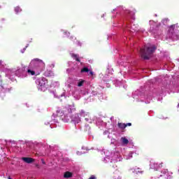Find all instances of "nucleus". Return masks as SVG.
<instances>
[{
	"instance_id": "f257e3e1",
	"label": "nucleus",
	"mask_w": 179,
	"mask_h": 179,
	"mask_svg": "<svg viewBox=\"0 0 179 179\" xmlns=\"http://www.w3.org/2000/svg\"><path fill=\"white\" fill-rule=\"evenodd\" d=\"M75 111H76V108L74 104L67 105L62 109L58 108L56 110V113H53L52 121L45 122V125H50V128L57 127V125H54V124H58V118L62 119L64 122H69L71 121L73 124H79L82 120L78 113L73 115Z\"/></svg>"
},
{
	"instance_id": "f03ea898",
	"label": "nucleus",
	"mask_w": 179,
	"mask_h": 179,
	"mask_svg": "<svg viewBox=\"0 0 179 179\" xmlns=\"http://www.w3.org/2000/svg\"><path fill=\"white\" fill-rule=\"evenodd\" d=\"M115 12L117 15H121L124 17V21L123 23V30L124 31L125 36H127V33H135L136 31H139V25L133 24L131 27V22L132 20H135V13L132 11H129V10H127V8L120 6L113 10V17H114V15H115Z\"/></svg>"
},
{
	"instance_id": "7ed1b4c3",
	"label": "nucleus",
	"mask_w": 179,
	"mask_h": 179,
	"mask_svg": "<svg viewBox=\"0 0 179 179\" xmlns=\"http://www.w3.org/2000/svg\"><path fill=\"white\" fill-rule=\"evenodd\" d=\"M102 157V162L103 163H117V162H121L122 160V156L118 150H115L113 152L108 150H103L100 152Z\"/></svg>"
},
{
	"instance_id": "20e7f679",
	"label": "nucleus",
	"mask_w": 179,
	"mask_h": 179,
	"mask_svg": "<svg viewBox=\"0 0 179 179\" xmlns=\"http://www.w3.org/2000/svg\"><path fill=\"white\" fill-rule=\"evenodd\" d=\"M155 51H156V46H155V45L148 43L140 50L141 58H143V59H149V58L153 55V52H155Z\"/></svg>"
},
{
	"instance_id": "39448f33",
	"label": "nucleus",
	"mask_w": 179,
	"mask_h": 179,
	"mask_svg": "<svg viewBox=\"0 0 179 179\" xmlns=\"http://www.w3.org/2000/svg\"><path fill=\"white\" fill-rule=\"evenodd\" d=\"M10 73L8 77L9 79L13 80V75L17 76V78H20L21 79H24V78H27V71H26V67L24 66H18L16 70L8 71Z\"/></svg>"
},
{
	"instance_id": "423d86ee",
	"label": "nucleus",
	"mask_w": 179,
	"mask_h": 179,
	"mask_svg": "<svg viewBox=\"0 0 179 179\" xmlns=\"http://www.w3.org/2000/svg\"><path fill=\"white\" fill-rule=\"evenodd\" d=\"M166 40H171L172 41L179 40L178 24H173L169 27L166 34Z\"/></svg>"
},
{
	"instance_id": "0eeeda50",
	"label": "nucleus",
	"mask_w": 179,
	"mask_h": 179,
	"mask_svg": "<svg viewBox=\"0 0 179 179\" xmlns=\"http://www.w3.org/2000/svg\"><path fill=\"white\" fill-rule=\"evenodd\" d=\"M30 66H34L36 75H40L45 69V63L43 60L36 58L31 60Z\"/></svg>"
},
{
	"instance_id": "6e6552de",
	"label": "nucleus",
	"mask_w": 179,
	"mask_h": 179,
	"mask_svg": "<svg viewBox=\"0 0 179 179\" xmlns=\"http://www.w3.org/2000/svg\"><path fill=\"white\" fill-rule=\"evenodd\" d=\"M133 99L136 100V101H143L146 104H149L152 100V96L150 95H146L142 94L139 90L135 91L133 93Z\"/></svg>"
},
{
	"instance_id": "1a4fd4ad",
	"label": "nucleus",
	"mask_w": 179,
	"mask_h": 179,
	"mask_svg": "<svg viewBox=\"0 0 179 179\" xmlns=\"http://www.w3.org/2000/svg\"><path fill=\"white\" fill-rule=\"evenodd\" d=\"M36 83L38 85L39 92H45L48 89V80L44 77L37 79Z\"/></svg>"
},
{
	"instance_id": "9d476101",
	"label": "nucleus",
	"mask_w": 179,
	"mask_h": 179,
	"mask_svg": "<svg viewBox=\"0 0 179 179\" xmlns=\"http://www.w3.org/2000/svg\"><path fill=\"white\" fill-rule=\"evenodd\" d=\"M90 90L89 89H85L80 90L78 87H74V90L72 92V96L75 100H79L80 99V94L83 96H87L90 94Z\"/></svg>"
},
{
	"instance_id": "9b49d317",
	"label": "nucleus",
	"mask_w": 179,
	"mask_h": 179,
	"mask_svg": "<svg viewBox=\"0 0 179 179\" xmlns=\"http://www.w3.org/2000/svg\"><path fill=\"white\" fill-rule=\"evenodd\" d=\"M150 33L154 34L155 38H160V34L157 31V24L153 20H150Z\"/></svg>"
},
{
	"instance_id": "f8f14e48",
	"label": "nucleus",
	"mask_w": 179,
	"mask_h": 179,
	"mask_svg": "<svg viewBox=\"0 0 179 179\" xmlns=\"http://www.w3.org/2000/svg\"><path fill=\"white\" fill-rule=\"evenodd\" d=\"M163 177L164 179H172L173 178V172L169 171L168 169H164L160 172L159 176L151 177V179H157Z\"/></svg>"
},
{
	"instance_id": "ddd939ff",
	"label": "nucleus",
	"mask_w": 179,
	"mask_h": 179,
	"mask_svg": "<svg viewBox=\"0 0 179 179\" xmlns=\"http://www.w3.org/2000/svg\"><path fill=\"white\" fill-rule=\"evenodd\" d=\"M50 94H52V96H53V97H55V99H59V97H69V95H68L66 94V92H63L62 94H61L60 95H57V92L54 91V90H50Z\"/></svg>"
},
{
	"instance_id": "4468645a",
	"label": "nucleus",
	"mask_w": 179,
	"mask_h": 179,
	"mask_svg": "<svg viewBox=\"0 0 179 179\" xmlns=\"http://www.w3.org/2000/svg\"><path fill=\"white\" fill-rule=\"evenodd\" d=\"M163 167V163L158 164L155 162H150V169H152V170H159V169H162Z\"/></svg>"
},
{
	"instance_id": "2eb2a0df",
	"label": "nucleus",
	"mask_w": 179,
	"mask_h": 179,
	"mask_svg": "<svg viewBox=\"0 0 179 179\" xmlns=\"http://www.w3.org/2000/svg\"><path fill=\"white\" fill-rule=\"evenodd\" d=\"M87 73L89 76H91L92 79H94V72L93 71L89 69L87 67H83L81 69V73Z\"/></svg>"
},
{
	"instance_id": "dca6fc26",
	"label": "nucleus",
	"mask_w": 179,
	"mask_h": 179,
	"mask_svg": "<svg viewBox=\"0 0 179 179\" xmlns=\"http://www.w3.org/2000/svg\"><path fill=\"white\" fill-rule=\"evenodd\" d=\"M129 171L133 173V174H143V171H142V169L138 166L131 168Z\"/></svg>"
},
{
	"instance_id": "f3484780",
	"label": "nucleus",
	"mask_w": 179,
	"mask_h": 179,
	"mask_svg": "<svg viewBox=\"0 0 179 179\" xmlns=\"http://www.w3.org/2000/svg\"><path fill=\"white\" fill-rule=\"evenodd\" d=\"M97 94V92L92 91L91 93L90 92V97H92V96H96ZM98 99L101 101V100H104V96H103L102 93L98 94Z\"/></svg>"
},
{
	"instance_id": "a211bd4d",
	"label": "nucleus",
	"mask_w": 179,
	"mask_h": 179,
	"mask_svg": "<svg viewBox=\"0 0 179 179\" xmlns=\"http://www.w3.org/2000/svg\"><path fill=\"white\" fill-rule=\"evenodd\" d=\"M32 69H28L27 71V75H30L31 76H34V75H37L34 66H30Z\"/></svg>"
},
{
	"instance_id": "6ab92c4d",
	"label": "nucleus",
	"mask_w": 179,
	"mask_h": 179,
	"mask_svg": "<svg viewBox=\"0 0 179 179\" xmlns=\"http://www.w3.org/2000/svg\"><path fill=\"white\" fill-rule=\"evenodd\" d=\"M22 162H24V163H27V164H31V163H34V159L31 157H22Z\"/></svg>"
},
{
	"instance_id": "aec40b11",
	"label": "nucleus",
	"mask_w": 179,
	"mask_h": 179,
	"mask_svg": "<svg viewBox=\"0 0 179 179\" xmlns=\"http://www.w3.org/2000/svg\"><path fill=\"white\" fill-rule=\"evenodd\" d=\"M120 142H121L122 146H127V145H128V143H129V141L127 140V138H126L125 137H122L120 138Z\"/></svg>"
},
{
	"instance_id": "412c9836",
	"label": "nucleus",
	"mask_w": 179,
	"mask_h": 179,
	"mask_svg": "<svg viewBox=\"0 0 179 179\" xmlns=\"http://www.w3.org/2000/svg\"><path fill=\"white\" fill-rule=\"evenodd\" d=\"M80 117H84L85 118H86L87 117H89L90 114L89 113V112H86L84 110H81L80 111Z\"/></svg>"
},
{
	"instance_id": "4be33fe9",
	"label": "nucleus",
	"mask_w": 179,
	"mask_h": 179,
	"mask_svg": "<svg viewBox=\"0 0 179 179\" xmlns=\"http://www.w3.org/2000/svg\"><path fill=\"white\" fill-rule=\"evenodd\" d=\"M85 85H86V80H85L80 79L77 82V86L78 87H82V86H85Z\"/></svg>"
},
{
	"instance_id": "5701e85b",
	"label": "nucleus",
	"mask_w": 179,
	"mask_h": 179,
	"mask_svg": "<svg viewBox=\"0 0 179 179\" xmlns=\"http://www.w3.org/2000/svg\"><path fill=\"white\" fill-rule=\"evenodd\" d=\"M71 82H72V79L69 78V80H67V92H69V93H71V91L72 90V86L71 85V84H69Z\"/></svg>"
},
{
	"instance_id": "b1692460",
	"label": "nucleus",
	"mask_w": 179,
	"mask_h": 179,
	"mask_svg": "<svg viewBox=\"0 0 179 179\" xmlns=\"http://www.w3.org/2000/svg\"><path fill=\"white\" fill-rule=\"evenodd\" d=\"M85 121L86 122H88V124H92L94 120H93L91 117L90 115H89V117H85Z\"/></svg>"
},
{
	"instance_id": "393cba45",
	"label": "nucleus",
	"mask_w": 179,
	"mask_h": 179,
	"mask_svg": "<svg viewBox=\"0 0 179 179\" xmlns=\"http://www.w3.org/2000/svg\"><path fill=\"white\" fill-rule=\"evenodd\" d=\"M113 179H121V176H120V171H116L115 172Z\"/></svg>"
},
{
	"instance_id": "a878e982",
	"label": "nucleus",
	"mask_w": 179,
	"mask_h": 179,
	"mask_svg": "<svg viewBox=\"0 0 179 179\" xmlns=\"http://www.w3.org/2000/svg\"><path fill=\"white\" fill-rule=\"evenodd\" d=\"M133 155L134 152H130L128 155H124V159H126V160H129V159H132Z\"/></svg>"
},
{
	"instance_id": "bb28decb",
	"label": "nucleus",
	"mask_w": 179,
	"mask_h": 179,
	"mask_svg": "<svg viewBox=\"0 0 179 179\" xmlns=\"http://www.w3.org/2000/svg\"><path fill=\"white\" fill-rule=\"evenodd\" d=\"M64 178H71L72 177V173H71L69 171H66L64 174Z\"/></svg>"
},
{
	"instance_id": "cd10ccee",
	"label": "nucleus",
	"mask_w": 179,
	"mask_h": 179,
	"mask_svg": "<svg viewBox=\"0 0 179 179\" xmlns=\"http://www.w3.org/2000/svg\"><path fill=\"white\" fill-rule=\"evenodd\" d=\"M117 125L120 129H125L127 128V124L124 123H118Z\"/></svg>"
},
{
	"instance_id": "c85d7f7f",
	"label": "nucleus",
	"mask_w": 179,
	"mask_h": 179,
	"mask_svg": "<svg viewBox=\"0 0 179 179\" xmlns=\"http://www.w3.org/2000/svg\"><path fill=\"white\" fill-rule=\"evenodd\" d=\"M72 58H74V59H76V61H78V62H80V60L79 59V56L78 55H75V54H71Z\"/></svg>"
},
{
	"instance_id": "c756f323",
	"label": "nucleus",
	"mask_w": 179,
	"mask_h": 179,
	"mask_svg": "<svg viewBox=\"0 0 179 179\" xmlns=\"http://www.w3.org/2000/svg\"><path fill=\"white\" fill-rule=\"evenodd\" d=\"M171 85L166 84V85L162 86V90L164 92V90H167V89H170Z\"/></svg>"
},
{
	"instance_id": "7c9ffc66",
	"label": "nucleus",
	"mask_w": 179,
	"mask_h": 179,
	"mask_svg": "<svg viewBox=\"0 0 179 179\" xmlns=\"http://www.w3.org/2000/svg\"><path fill=\"white\" fill-rule=\"evenodd\" d=\"M122 83H124V81H120L117 80L115 86H119L120 87H121V86H122Z\"/></svg>"
},
{
	"instance_id": "2f4dec72",
	"label": "nucleus",
	"mask_w": 179,
	"mask_h": 179,
	"mask_svg": "<svg viewBox=\"0 0 179 179\" xmlns=\"http://www.w3.org/2000/svg\"><path fill=\"white\" fill-rule=\"evenodd\" d=\"M44 75H45V76H47V77L52 76V72H51V71H45L44 73Z\"/></svg>"
},
{
	"instance_id": "473e14b6",
	"label": "nucleus",
	"mask_w": 179,
	"mask_h": 179,
	"mask_svg": "<svg viewBox=\"0 0 179 179\" xmlns=\"http://www.w3.org/2000/svg\"><path fill=\"white\" fill-rule=\"evenodd\" d=\"M15 13H19V12H22V9L20 8V7L17 6L15 8Z\"/></svg>"
},
{
	"instance_id": "72a5a7b5",
	"label": "nucleus",
	"mask_w": 179,
	"mask_h": 179,
	"mask_svg": "<svg viewBox=\"0 0 179 179\" xmlns=\"http://www.w3.org/2000/svg\"><path fill=\"white\" fill-rule=\"evenodd\" d=\"M103 135H108V138L110 139V138H111L110 136V131H108V130H106L105 131H103Z\"/></svg>"
},
{
	"instance_id": "f704fd0d",
	"label": "nucleus",
	"mask_w": 179,
	"mask_h": 179,
	"mask_svg": "<svg viewBox=\"0 0 179 179\" xmlns=\"http://www.w3.org/2000/svg\"><path fill=\"white\" fill-rule=\"evenodd\" d=\"M162 22L163 24H166V23H167V22H169V19L164 18V20H162Z\"/></svg>"
},
{
	"instance_id": "c9c22d12",
	"label": "nucleus",
	"mask_w": 179,
	"mask_h": 179,
	"mask_svg": "<svg viewBox=\"0 0 179 179\" xmlns=\"http://www.w3.org/2000/svg\"><path fill=\"white\" fill-rule=\"evenodd\" d=\"M68 34H69V32L64 31L63 37H68Z\"/></svg>"
},
{
	"instance_id": "e433bc0d",
	"label": "nucleus",
	"mask_w": 179,
	"mask_h": 179,
	"mask_svg": "<svg viewBox=\"0 0 179 179\" xmlns=\"http://www.w3.org/2000/svg\"><path fill=\"white\" fill-rule=\"evenodd\" d=\"M176 78L177 82H179V76L178 75L174 76L173 79H176Z\"/></svg>"
},
{
	"instance_id": "4c0bfd02",
	"label": "nucleus",
	"mask_w": 179,
	"mask_h": 179,
	"mask_svg": "<svg viewBox=\"0 0 179 179\" xmlns=\"http://www.w3.org/2000/svg\"><path fill=\"white\" fill-rule=\"evenodd\" d=\"M86 100V103H90V101H92V99L91 98H85Z\"/></svg>"
},
{
	"instance_id": "58836bf2",
	"label": "nucleus",
	"mask_w": 179,
	"mask_h": 179,
	"mask_svg": "<svg viewBox=\"0 0 179 179\" xmlns=\"http://www.w3.org/2000/svg\"><path fill=\"white\" fill-rule=\"evenodd\" d=\"M83 153H86V152H79V151H78V152H76V154H77L78 156H80L81 155H83Z\"/></svg>"
},
{
	"instance_id": "ea45409f",
	"label": "nucleus",
	"mask_w": 179,
	"mask_h": 179,
	"mask_svg": "<svg viewBox=\"0 0 179 179\" xmlns=\"http://www.w3.org/2000/svg\"><path fill=\"white\" fill-rule=\"evenodd\" d=\"M26 48H27V46H26L25 48H23L22 50H21V52L23 54V52H24L26 51Z\"/></svg>"
},
{
	"instance_id": "a19ab883",
	"label": "nucleus",
	"mask_w": 179,
	"mask_h": 179,
	"mask_svg": "<svg viewBox=\"0 0 179 179\" xmlns=\"http://www.w3.org/2000/svg\"><path fill=\"white\" fill-rule=\"evenodd\" d=\"M89 179H96V176H92Z\"/></svg>"
},
{
	"instance_id": "79ce46f5",
	"label": "nucleus",
	"mask_w": 179,
	"mask_h": 179,
	"mask_svg": "<svg viewBox=\"0 0 179 179\" xmlns=\"http://www.w3.org/2000/svg\"><path fill=\"white\" fill-rule=\"evenodd\" d=\"M76 43H77L78 45H80V46L82 45V43L80 42L77 41Z\"/></svg>"
},
{
	"instance_id": "37998d69",
	"label": "nucleus",
	"mask_w": 179,
	"mask_h": 179,
	"mask_svg": "<svg viewBox=\"0 0 179 179\" xmlns=\"http://www.w3.org/2000/svg\"><path fill=\"white\" fill-rule=\"evenodd\" d=\"M1 92H3V85H1Z\"/></svg>"
},
{
	"instance_id": "c03bdc74",
	"label": "nucleus",
	"mask_w": 179,
	"mask_h": 179,
	"mask_svg": "<svg viewBox=\"0 0 179 179\" xmlns=\"http://www.w3.org/2000/svg\"><path fill=\"white\" fill-rule=\"evenodd\" d=\"M131 125H132V124H131V123H127V127H131Z\"/></svg>"
},
{
	"instance_id": "a18cd8bd",
	"label": "nucleus",
	"mask_w": 179,
	"mask_h": 179,
	"mask_svg": "<svg viewBox=\"0 0 179 179\" xmlns=\"http://www.w3.org/2000/svg\"><path fill=\"white\" fill-rule=\"evenodd\" d=\"M70 38H74V40H76V38L73 36L70 37Z\"/></svg>"
},
{
	"instance_id": "49530a36",
	"label": "nucleus",
	"mask_w": 179,
	"mask_h": 179,
	"mask_svg": "<svg viewBox=\"0 0 179 179\" xmlns=\"http://www.w3.org/2000/svg\"><path fill=\"white\" fill-rule=\"evenodd\" d=\"M0 65H2V61H0Z\"/></svg>"
},
{
	"instance_id": "de8ad7c7",
	"label": "nucleus",
	"mask_w": 179,
	"mask_h": 179,
	"mask_svg": "<svg viewBox=\"0 0 179 179\" xmlns=\"http://www.w3.org/2000/svg\"><path fill=\"white\" fill-rule=\"evenodd\" d=\"M10 142H12V143H15V141H10Z\"/></svg>"
},
{
	"instance_id": "09e8293b",
	"label": "nucleus",
	"mask_w": 179,
	"mask_h": 179,
	"mask_svg": "<svg viewBox=\"0 0 179 179\" xmlns=\"http://www.w3.org/2000/svg\"><path fill=\"white\" fill-rule=\"evenodd\" d=\"M103 16H104V14L101 16V17H103Z\"/></svg>"
},
{
	"instance_id": "8fccbe9b",
	"label": "nucleus",
	"mask_w": 179,
	"mask_h": 179,
	"mask_svg": "<svg viewBox=\"0 0 179 179\" xmlns=\"http://www.w3.org/2000/svg\"><path fill=\"white\" fill-rule=\"evenodd\" d=\"M167 69V66H165V69Z\"/></svg>"
},
{
	"instance_id": "3c124183",
	"label": "nucleus",
	"mask_w": 179,
	"mask_h": 179,
	"mask_svg": "<svg viewBox=\"0 0 179 179\" xmlns=\"http://www.w3.org/2000/svg\"><path fill=\"white\" fill-rule=\"evenodd\" d=\"M176 93H178L179 91H176Z\"/></svg>"
},
{
	"instance_id": "603ef678",
	"label": "nucleus",
	"mask_w": 179,
	"mask_h": 179,
	"mask_svg": "<svg viewBox=\"0 0 179 179\" xmlns=\"http://www.w3.org/2000/svg\"><path fill=\"white\" fill-rule=\"evenodd\" d=\"M178 108H179V103L178 104Z\"/></svg>"
},
{
	"instance_id": "864d4df0",
	"label": "nucleus",
	"mask_w": 179,
	"mask_h": 179,
	"mask_svg": "<svg viewBox=\"0 0 179 179\" xmlns=\"http://www.w3.org/2000/svg\"><path fill=\"white\" fill-rule=\"evenodd\" d=\"M82 149L83 150V149H85V148L83 147Z\"/></svg>"
},
{
	"instance_id": "5fc2aeb1",
	"label": "nucleus",
	"mask_w": 179,
	"mask_h": 179,
	"mask_svg": "<svg viewBox=\"0 0 179 179\" xmlns=\"http://www.w3.org/2000/svg\"><path fill=\"white\" fill-rule=\"evenodd\" d=\"M178 61L179 62V59H178Z\"/></svg>"
},
{
	"instance_id": "6e6d98bb",
	"label": "nucleus",
	"mask_w": 179,
	"mask_h": 179,
	"mask_svg": "<svg viewBox=\"0 0 179 179\" xmlns=\"http://www.w3.org/2000/svg\"><path fill=\"white\" fill-rule=\"evenodd\" d=\"M0 8H1V6H0Z\"/></svg>"
}]
</instances>
